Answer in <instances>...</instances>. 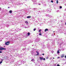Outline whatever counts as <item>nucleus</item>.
Returning <instances> with one entry per match:
<instances>
[{
	"label": "nucleus",
	"instance_id": "nucleus-16",
	"mask_svg": "<svg viewBox=\"0 0 66 66\" xmlns=\"http://www.w3.org/2000/svg\"><path fill=\"white\" fill-rule=\"evenodd\" d=\"M51 2L52 3H53V1H51Z\"/></svg>",
	"mask_w": 66,
	"mask_h": 66
},
{
	"label": "nucleus",
	"instance_id": "nucleus-5",
	"mask_svg": "<svg viewBox=\"0 0 66 66\" xmlns=\"http://www.w3.org/2000/svg\"><path fill=\"white\" fill-rule=\"evenodd\" d=\"M31 16H27V18H31Z\"/></svg>",
	"mask_w": 66,
	"mask_h": 66
},
{
	"label": "nucleus",
	"instance_id": "nucleus-2",
	"mask_svg": "<svg viewBox=\"0 0 66 66\" xmlns=\"http://www.w3.org/2000/svg\"><path fill=\"white\" fill-rule=\"evenodd\" d=\"M10 44V42L8 41L7 42L5 43V45H7V46H8V45H9V44Z\"/></svg>",
	"mask_w": 66,
	"mask_h": 66
},
{
	"label": "nucleus",
	"instance_id": "nucleus-30",
	"mask_svg": "<svg viewBox=\"0 0 66 66\" xmlns=\"http://www.w3.org/2000/svg\"><path fill=\"white\" fill-rule=\"evenodd\" d=\"M53 32H54V31Z\"/></svg>",
	"mask_w": 66,
	"mask_h": 66
},
{
	"label": "nucleus",
	"instance_id": "nucleus-22",
	"mask_svg": "<svg viewBox=\"0 0 66 66\" xmlns=\"http://www.w3.org/2000/svg\"><path fill=\"white\" fill-rule=\"evenodd\" d=\"M65 59H66V55L65 56Z\"/></svg>",
	"mask_w": 66,
	"mask_h": 66
},
{
	"label": "nucleus",
	"instance_id": "nucleus-19",
	"mask_svg": "<svg viewBox=\"0 0 66 66\" xmlns=\"http://www.w3.org/2000/svg\"><path fill=\"white\" fill-rule=\"evenodd\" d=\"M40 31H41V30H39V32H40Z\"/></svg>",
	"mask_w": 66,
	"mask_h": 66
},
{
	"label": "nucleus",
	"instance_id": "nucleus-29",
	"mask_svg": "<svg viewBox=\"0 0 66 66\" xmlns=\"http://www.w3.org/2000/svg\"><path fill=\"white\" fill-rule=\"evenodd\" d=\"M25 1H27V0H25Z\"/></svg>",
	"mask_w": 66,
	"mask_h": 66
},
{
	"label": "nucleus",
	"instance_id": "nucleus-24",
	"mask_svg": "<svg viewBox=\"0 0 66 66\" xmlns=\"http://www.w3.org/2000/svg\"><path fill=\"white\" fill-rule=\"evenodd\" d=\"M42 54L43 55H44V54Z\"/></svg>",
	"mask_w": 66,
	"mask_h": 66
},
{
	"label": "nucleus",
	"instance_id": "nucleus-6",
	"mask_svg": "<svg viewBox=\"0 0 66 66\" xmlns=\"http://www.w3.org/2000/svg\"><path fill=\"white\" fill-rule=\"evenodd\" d=\"M9 12H10V14H11V13H12V10H10L9 11Z\"/></svg>",
	"mask_w": 66,
	"mask_h": 66
},
{
	"label": "nucleus",
	"instance_id": "nucleus-13",
	"mask_svg": "<svg viewBox=\"0 0 66 66\" xmlns=\"http://www.w3.org/2000/svg\"><path fill=\"white\" fill-rule=\"evenodd\" d=\"M57 53H59L60 52H59V51H58L57 52Z\"/></svg>",
	"mask_w": 66,
	"mask_h": 66
},
{
	"label": "nucleus",
	"instance_id": "nucleus-20",
	"mask_svg": "<svg viewBox=\"0 0 66 66\" xmlns=\"http://www.w3.org/2000/svg\"><path fill=\"white\" fill-rule=\"evenodd\" d=\"M39 35H42V34H39Z\"/></svg>",
	"mask_w": 66,
	"mask_h": 66
},
{
	"label": "nucleus",
	"instance_id": "nucleus-21",
	"mask_svg": "<svg viewBox=\"0 0 66 66\" xmlns=\"http://www.w3.org/2000/svg\"><path fill=\"white\" fill-rule=\"evenodd\" d=\"M43 60H45V58H43Z\"/></svg>",
	"mask_w": 66,
	"mask_h": 66
},
{
	"label": "nucleus",
	"instance_id": "nucleus-14",
	"mask_svg": "<svg viewBox=\"0 0 66 66\" xmlns=\"http://www.w3.org/2000/svg\"><path fill=\"white\" fill-rule=\"evenodd\" d=\"M31 61H34V59H33L31 60Z\"/></svg>",
	"mask_w": 66,
	"mask_h": 66
},
{
	"label": "nucleus",
	"instance_id": "nucleus-12",
	"mask_svg": "<svg viewBox=\"0 0 66 66\" xmlns=\"http://www.w3.org/2000/svg\"><path fill=\"white\" fill-rule=\"evenodd\" d=\"M36 30V28H34V31H35V30Z\"/></svg>",
	"mask_w": 66,
	"mask_h": 66
},
{
	"label": "nucleus",
	"instance_id": "nucleus-25",
	"mask_svg": "<svg viewBox=\"0 0 66 66\" xmlns=\"http://www.w3.org/2000/svg\"><path fill=\"white\" fill-rule=\"evenodd\" d=\"M1 9V7H0V10Z\"/></svg>",
	"mask_w": 66,
	"mask_h": 66
},
{
	"label": "nucleus",
	"instance_id": "nucleus-31",
	"mask_svg": "<svg viewBox=\"0 0 66 66\" xmlns=\"http://www.w3.org/2000/svg\"><path fill=\"white\" fill-rule=\"evenodd\" d=\"M4 47H5V46H4Z\"/></svg>",
	"mask_w": 66,
	"mask_h": 66
},
{
	"label": "nucleus",
	"instance_id": "nucleus-11",
	"mask_svg": "<svg viewBox=\"0 0 66 66\" xmlns=\"http://www.w3.org/2000/svg\"><path fill=\"white\" fill-rule=\"evenodd\" d=\"M27 34L28 36H29V35H30V32H28V33Z\"/></svg>",
	"mask_w": 66,
	"mask_h": 66
},
{
	"label": "nucleus",
	"instance_id": "nucleus-1",
	"mask_svg": "<svg viewBox=\"0 0 66 66\" xmlns=\"http://www.w3.org/2000/svg\"><path fill=\"white\" fill-rule=\"evenodd\" d=\"M2 50H6V48H4L1 46L0 47V53H2V52L1 51Z\"/></svg>",
	"mask_w": 66,
	"mask_h": 66
},
{
	"label": "nucleus",
	"instance_id": "nucleus-7",
	"mask_svg": "<svg viewBox=\"0 0 66 66\" xmlns=\"http://www.w3.org/2000/svg\"><path fill=\"white\" fill-rule=\"evenodd\" d=\"M1 61H0V64H1L2 63V62H3V60L1 59Z\"/></svg>",
	"mask_w": 66,
	"mask_h": 66
},
{
	"label": "nucleus",
	"instance_id": "nucleus-27",
	"mask_svg": "<svg viewBox=\"0 0 66 66\" xmlns=\"http://www.w3.org/2000/svg\"><path fill=\"white\" fill-rule=\"evenodd\" d=\"M8 9H9V8H10V7H8Z\"/></svg>",
	"mask_w": 66,
	"mask_h": 66
},
{
	"label": "nucleus",
	"instance_id": "nucleus-4",
	"mask_svg": "<svg viewBox=\"0 0 66 66\" xmlns=\"http://www.w3.org/2000/svg\"><path fill=\"white\" fill-rule=\"evenodd\" d=\"M45 32H46V31H48V29H46L45 30Z\"/></svg>",
	"mask_w": 66,
	"mask_h": 66
},
{
	"label": "nucleus",
	"instance_id": "nucleus-9",
	"mask_svg": "<svg viewBox=\"0 0 66 66\" xmlns=\"http://www.w3.org/2000/svg\"><path fill=\"white\" fill-rule=\"evenodd\" d=\"M63 57H64V55H62L61 56V58H63Z\"/></svg>",
	"mask_w": 66,
	"mask_h": 66
},
{
	"label": "nucleus",
	"instance_id": "nucleus-17",
	"mask_svg": "<svg viewBox=\"0 0 66 66\" xmlns=\"http://www.w3.org/2000/svg\"><path fill=\"white\" fill-rule=\"evenodd\" d=\"M60 9H62V7L61 6H60Z\"/></svg>",
	"mask_w": 66,
	"mask_h": 66
},
{
	"label": "nucleus",
	"instance_id": "nucleus-3",
	"mask_svg": "<svg viewBox=\"0 0 66 66\" xmlns=\"http://www.w3.org/2000/svg\"><path fill=\"white\" fill-rule=\"evenodd\" d=\"M39 59H40V61H42L43 60L44 57H39Z\"/></svg>",
	"mask_w": 66,
	"mask_h": 66
},
{
	"label": "nucleus",
	"instance_id": "nucleus-26",
	"mask_svg": "<svg viewBox=\"0 0 66 66\" xmlns=\"http://www.w3.org/2000/svg\"><path fill=\"white\" fill-rule=\"evenodd\" d=\"M65 25H66V22H65Z\"/></svg>",
	"mask_w": 66,
	"mask_h": 66
},
{
	"label": "nucleus",
	"instance_id": "nucleus-18",
	"mask_svg": "<svg viewBox=\"0 0 66 66\" xmlns=\"http://www.w3.org/2000/svg\"><path fill=\"white\" fill-rule=\"evenodd\" d=\"M46 59H48V56H47Z\"/></svg>",
	"mask_w": 66,
	"mask_h": 66
},
{
	"label": "nucleus",
	"instance_id": "nucleus-10",
	"mask_svg": "<svg viewBox=\"0 0 66 66\" xmlns=\"http://www.w3.org/2000/svg\"><path fill=\"white\" fill-rule=\"evenodd\" d=\"M36 52L37 53V54L36 55H39V53L37 52Z\"/></svg>",
	"mask_w": 66,
	"mask_h": 66
},
{
	"label": "nucleus",
	"instance_id": "nucleus-28",
	"mask_svg": "<svg viewBox=\"0 0 66 66\" xmlns=\"http://www.w3.org/2000/svg\"><path fill=\"white\" fill-rule=\"evenodd\" d=\"M53 59H54V57H53Z\"/></svg>",
	"mask_w": 66,
	"mask_h": 66
},
{
	"label": "nucleus",
	"instance_id": "nucleus-15",
	"mask_svg": "<svg viewBox=\"0 0 66 66\" xmlns=\"http://www.w3.org/2000/svg\"><path fill=\"white\" fill-rule=\"evenodd\" d=\"M56 1H57L56 3L57 4V3H58V0H56Z\"/></svg>",
	"mask_w": 66,
	"mask_h": 66
},
{
	"label": "nucleus",
	"instance_id": "nucleus-23",
	"mask_svg": "<svg viewBox=\"0 0 66 66\" xmlns=\"http://www.w3.org/2000/svg\"><path fill=\"white\" fill-rule=\"evenodd\" d=\"M39 5H40V4H39Z\"/></svg>",
	"mask_w": 66,
	"mask_h": 66
},
{
	"label": "nucleus",
	"instance_id": "nucleus-8",
	"mask_svg": "<svg viewBox=\"0 0 66 66\" xmlns=\"http://www.w3.org/2000/svg\"><path fill=\"white\" fill-rule=\"evenodd\" d=\"M25 22L27 24H28V23H28V21H26Z\"/></svg>",
	"mask_w": 66,
	"mask_h": 66
}]
</instances>
